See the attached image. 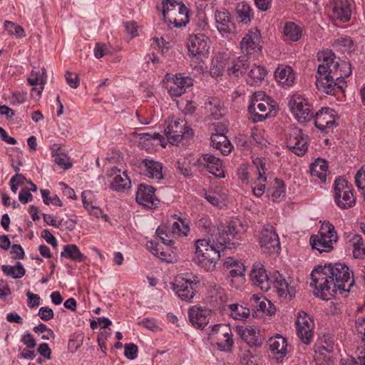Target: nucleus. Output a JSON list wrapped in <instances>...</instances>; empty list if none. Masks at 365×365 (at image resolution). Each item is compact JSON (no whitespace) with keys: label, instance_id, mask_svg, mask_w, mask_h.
<instances>
[{"label":"nucleus","instance_id":"55","mask_svg":"<svg viewBox=\"0 0 365 365\" xmlns=\"http://www.w3.org/2000/svg\"><path fill=\"white\" fill-rule=\"evenodd\" d=\"M55 155V163L61 166L62 168L67 170L72 166V163L69 162V158L64 153H59L53 154Z\"/></svg>","mask_w":365,"mask_h":365},{"label":"nucleus","instance_id":"3","mask_svg":"<svg viewBox=\"0 0 365 365\" xmlns=\"http://www.w3.org/2000/svg\"><path fill=\"white\" fill-rule=\"evenodd\" d=\"M318 66L316 85L318 89L328 95H334L340 91L345 78L351 73V64L343 61H335V55L330 50L322 51L318 53Z\"/></svg>","mask_w":365,"mask_h":365},{"label":"nucleus","instance_id":"27","mask_svg":"<svg viewBox=\"0 0 365 365\" xmlns=\"http://www.w3.org/2000/svg\"><path fill=\"white\" fill-rule=\"evenodd\" d=\"M181 229L178 222H169V226H160L156 230V235L164 245H170L173 240L171 236H180Z\"/></svg>","mask_w":365,"mask_h":365},{"label":"nucleus","instance_id":"60","mask_svg":"<svg viewBox=\"0 0 365 365\" xmlns=\"http://www.w3.org/2000/svg\"><path fill=\"white\" fill-rule=\"evenodd\" d=\"M38 316L43 321H49L54 317L53 311L48 307H42L38 310Z\"/></svg>","mask_w":365,"mask_h":365},{"label":"nucleus","instance_id":"28","mask_svg":"<svg viewBox=\"0 0 365 365\" xmlns=\"http://www.w3.org/2000/svg\"><path fill=\"white\" fill-rule=\"evenodd\" d=\"M200 278L192 273L184 274V302H192L200 287Z\"/></svg>","mask_w":365,"mask_h":365},{"label":"nucleus","instance_id":"5","mask_svg":"<svg viewBox=\"0 0 365 365\" xmlns=\"http://www.w3.org/2000/svg\"><path fill=\"white\" fill-rule=\"evenodd\" d=\"M337 241L338 235L335 227L329 221L322 222L318 235H312L309 239L312 248L319 253L332 250L333 245Z\"/></svg>","mask_w":365,"mask_h":365},{"label":"nucleus","instance_id":"21","mask_svg":"<svg viewBox=\"0 0 365 365\" xmlns=\"http://www.w3.org/2000/svg\"><path fill=\"white\" fill-rule=\"evenodd\" d=\"M202 162H200L202 168L214 176L220 178L225 177L222 161L210 153L202 154Z\"/></svg>","mask_w":365,"mask_h":365},{"label":"nucleus","instance_id":"32","mask_svg":"<svg viewBox=\"0 0 365 365\" xmlns=\"http://www.w3.org/2000/svg\"><path fill=\"white\" fill-rule=\"evenodd\" d=\"M230 56L225 53H219L212 59L210 68V75L214 78H218L223 75L226 70L228 71Z\"/></svg>","mask_w":365,"mask_h":365},{"label":"nucleus","instance_id":"13","mask_svg":"<svg viewBox=\"0 0 365 365\" xmlns=\"http://www.w3.org/2000/svg\"><path fill=\"white\" fill-rule=\"evenodd\" d=\"M259 244L263 252L272 254L279 251V239L272 225H267L262 230Z\"/></svg>","mask_w":365,"mask_h":365},{"label":"nucleus","instance_id":"49","mask_svg":"<svg viewBox=\"0 0 365 365\" xmlns=\"http://www.w3.org/2000/svg\"><path fill=\"white\" fill-rule=\"evenodd\" d=\"M1 269L6 275L11 276L14 279L21 278L26 274V270L20 262H17L16 266L4 264L1 266Z\"/></svg>","mask_w":365,"mask_h":365},{"label":"nucleus","instance_id":"63","mask_svg":"<svg viewBox=\"0 0 365 365\" xmlns=\"http://www.w3.org/2000/svg\"><path fill=\"white\" fill-rule=\"evenodd\" d=\"M108 53V46L101 43H97L94 48V56L96 58H101Z\"/></svg>","mask_w":365,"mask_h":365},{"label":"nucleus","instance_id":"12","mask_svg":"<svg viewBox=\"0 0 365 365\" xmlns=\"http://www.w3.org/2000/svg\"><path fill=\"white\" fill-rule=\"evenodd\" d=\"M287 146L295 155L302 156L308 150V136L298 128H292L287 139Z\"/></svg>","mask_w":365,"mask_h":365},{"label":"nucleus","instance_id":"47","mask_svg":"<svg viewBox=\"0 0 365 365\" xmlns=\"http://www.w3.org/2000/svg\"><path fill=\"white\" fill-rule=\"evenodd\" d=\"M272 201H279L285 196V186L283 181L275 179L274 185L267 190Z\"/></svg>","mask_w":365,"mask_h":365},{"label":"nucleus","instance_id":"2","mask_svg":"<svg viewBox=\"0 0 365 365\" xmlns=\"http://www.w3.org/2000/svg\"><path fill=\"white\" fill-rule=\"evenodd\" d=\"M238 231L234 222L217 228V232L207 239L195 242V262L206 271H212L225 249H231L237 245L233 240Z\"/></svg>","mask_w":365,"mask_h":365},{"label":"nucleus","instance_id":"8","mask_svg":"<svg viewBox=\"0 0 365 365\" xmlns=\"http://www.w3.org/2000/svg\"><path fill=\"white\" fill-rule=\"evenodd\" d=\"M211 339H217V345L220 350L228 351H231L234 341L232 339V332L230 327L225 324H215L210 333Z\"/></svg>","mask_w":365,"mask_h":365},{"label":"nucleus","instance_id":"35","mask_svg":"<svg viewBox=\"0 0 365 365\" xmlns=\"http://www.w3.org/2000/svg\"><path fill=\"white\" fill-rule=\"evenodd\" d=\"M282 33L286 41L297 42L302 37L303 31L302 27L294 22L287 21L284 24Z\"/></svg>","mask_w":365,"mask_h":365},{"label":"nucleus","instance_id":"33","mask_svg":"<svg viewBox=\"0 0 365 365\" xmlns=\"http://www.w3.org/2000/svg\"><path fill=\"white\" fill-rule=\"evenodd\" d=\"M347 242L352 247L354 258L363 259L365 257V244L362 237L357 234L349 233L346 237Z\"/></svg>","mask_w":365,"mask_h":365},{"label":"nucleus","instance_id":"59","mask_svg":"<svg viewBox=\"0 0 365 365\" xmlns=\"http://www.w3.org/2000/svg\"><path fill=\"white\" fill-rule=\"evenodd\" d=\"M201 159L202 155L200 157L195 156L194 155H190V156H188L186 158V160H187L188 168L190 170H191L192 169H200L202 168L201 164L200 163V162H202Z\"/></svg>","mask_w":365,"mask_h":365},{"label":"nucleus","instance_id":"38","mask_svg":"<svg viewBox=\"0 0 365 365\" xmlns=\"http://www.w3.org/2000/svg\"><path fill=\"white\" fill-rule=\"evenodd\" d=\"M141 164L145 167V175L152 179L161 180L163 178L162 172L163 165L160 163L153 160L144 159Z\"/></svg>","mask_w":365,"mask_h":365},{"label":"nucleus","instance_id":"9","mask_svg":"<svg viewBox=\"0 0 365 365\" xmlns=\"http://www.w3.org/2000/svg\"><path fill=\"white\" fill-rule=\"evenodd\" d=\"M298 337L305 344H309L314 336V320L304 312H299L295 321Z\"/></svg>","mask_w":365,"mask_h":365},{"label":"nucleus","instance_id":"48","mask_svg":"<svg viewBox=\"0 0 365 365\" xmlns=\"http://www.w3.org/2000/svg\"><path fill=\"white\" fill-rule=\"evenodd\" d=\"M204 196L211 205L219 207L225 205L227 201V195L225 193H220L216 191L204 190Z\"/></svg>","mask_w":365,"mask_h":365},{"label":"nucleus","instance_id":"19","mask_svg":"<svg viewBox=\"0 0 365 365\" xmlns=\"http://www.w3.org/2000/svg\"><path fill=\"white\" fill-rule=\"evenodd\" d=\"M250 279L253 285L259 287L262 291H268L272 283V280L268 277L264 265L260 262L253 264Z\"/></svg>","mask_w":365,"mask_h":365},{"label":"nucleus","instance_id":"15","mask_svg":"<svg viewBox=\"0 0 365 365\" xmlns=\"http://www.w3.org/2000/svg\"><path fill=\"white\" fill-rule=\"evenodd\" d=\"M164 20L168 24H173L176 28L182 26V19L178 20L176 16L182 12V2L174 0H163L162 2Z\"/></svg>","mask_w":365,"mask_h":365},{"label":"nucleus","instance_id":"44","mask_svg":"<svg viewBox=\"0 0 365 365\" xmlns=\"http://www.w3.org/2000/svg\"><path fill=\"white\" fill-rule=\"evenodd\" d=\"M230 315L237 320H245L250 316V309L238 304L227 306Z\"/></svg>","mask_w":365,"mask_h":365},{"label":"nucleus","instance_id":"34","mask_svg":"<svg viewBox=\"0 0 365 365\" xmlns=\"http://www.w3.org/2000/svg\"><path fill=\"white\" fill-rule=\"evenodd\" d=\"M207 297L210 304L213 308L226 310L225 304L227 301V296L225 290L220 287L215 286L208 291Z\"/></svg>","mask_w":365,"mask_h":365},{"label":"nucleus","instance_id":"42","mask_svg":"<svg viewBox=\"0 0 365 365\" xmlns=\"http://www.w3.org/2000/svg\"><path fill=\"white\" fill-rule=\"evenodd\" d=\"M205 109L215 120L220 118L222 115L221 102L217 98H209L205 103Z\"/></svg>","mask_w":365,"mask_h":365},{"label":"nucleus","instance_id":"58","mask_svg":"<svg viewBox=\"0 0 365 365\" xmlns=\"http://www.w3.org/2000/svg\"><path fill=\"white\" fill-rule=\"evenodd\" d=\"M124 354L126 356V358L133 360L137 357L138 349L135 344H125L124 346Z\"/></svg>","mask_w":365,"mask_h":365},{"label":"nucleus","instance_id":"40","mask_svg":"<svg viewBox=\"0 0 365 365\" xmlns=\"http://www.w3.org/2000/svg\"><path fill=\"white\" fill-rule=\"evenodd\" d=\"M328 171L327 162L322 158H317L310 166V173L312 177L317 178L321 181H325Z\"/></svg>","mask_w":365,"mask_h":365},{"label":"nucleus","instance_id":"22","mask_svg":"<svg viewBox=\"0 0 365 365\" xmlns=\"http://www.w3.org/2000/svg\"><path fill=\"white\" fill-rule=\"evenodd\" d=\"M237 334L250 346L259 347L262 344L264 338L259 333V330L254 326L237 327Z\"/></svg>","mask_w":365,"mask_h":365},{"label":"nucleus","instance_id":"54","mask_svg":"<svg viewBox=\"0 0 365 365\" xmlns=\"http://www.w3.org/2000/svg\"><path fill=\"white\" fill-rule=\"evenodd\" d=\"M182 277L178 275L174 282H170L169 284L166 285V288L172 289L175 294L180 298L182 297Z\"/></svg>","mask_w":365,"mask_h":365},{"label":"nucleus","instance_id":"53","mask_svg":"<svg viewBox=\"0 0 365 365\" xmlns=\"http://www.w3.org/2000/svg\"><path fill=\"white\" fill-rule=\"evenodd\" d=\"M43 201L46 205H49L50 203H52L55 205H57L58 207H61L63 205L62 201L60 200V198L55 195L53 197H51L50 194L51 192L48 190H41Z\"/></svg>","mask_w":365,"mask_h":365},{"label":"nucleus","instance_id":"52","mask_svg":"<svg viewBox=\"0 0 365 365\" xmlns=\"http://www.w3.org/2000/svg\"><path fill=\"white\" fill-rule=\"evenodd\" d=\"M333 46L342 52H350L354 46L352 40L348 37H341L336 39Z\"/></svg>","mask_w":365,"mask_h":365},{"label":"nucleus","instance_id":"64","mask_svg":"<svg viewBox=\"0 0 365 365\" xmlns=\"http://www.w3.org/2000/svg\"><path fill=\"white\" fill-rule=\"evenodd\" d=\"M67 83L70 87L76 88L79 86L78 78L76 74L67 71L65 75Z\"/></svg>","mask_w":365,"mask_h":365},{"label":"nucleus","instance_id":"39","mask_svg":"<svg viewBox=\"0 0 365 365\" xmlns=\"http://www.w3.org/2000/svg\"><path fill=\"white\" fill-rule=\"evenodd\" d=\"M266 75L267 71L263 66L253 64L248 71L247 83L251 86L259 85Z\"/></svg>","mask_w":365,"mask_h":365},{"label":"nucleus","instance_id":"30","mask_svg":"<svg viewBox=\"0 0 365 365\" xmlns=\"http://www.w3.org/2000/svg\"><path fill=\"white\" fill-rule=\"evenodd\" d=\"M210 146L219 150L223 155H227L233 148L225 134L220 133L217 130L211 134Z\"/></svg>","mask_w":365,"mask_h":365},{"label":"nucleus","instance_id":"11","mask_svg":"<svg viewBox=\"0 0 365 365\" xmlns=\"http://www.w3.org/2000/svg\"><path fill=\"white\" fill-rule=\"evenodd\" d=\"M187 49L190 57L207 58L210 50L209 38L202 34L191 35L188 38Z\"/></svg>","mask_w":365,"mask_h":365},{"label":"nucleus","instance_id":"17","mask_svg":"<svg viewBox=\"0 0 365 365\" xmlns=\"http://www.w3.org/2000/svg\"><path fill=\"white\" fill-rule=\"evenodd\" d=\"M155 189L150 185L140 184L136 192V202L150 209L155 208L159 200L155 195Z\"/></svg>","mask_w":365,"mask_h":365},{"label":"nucleus","instance_id":"62","mask_svg":"<svg viewBox=\"0 0 365 365\" xmlns=\"http://www.w3.org/2000/svg\"><path fill=\"white\" fill-rule=\"evenodd\" d=\"M10 253L13 255L14 259H23L24 258V251L20 245H13Z\"/></svg>","mask_w":365,"mask_h":365},{"label":"nucleus","instance_id":"20","mask_svg":"<svg viewBox=\"0 0 365 365\" xmlns=\"http://www.w3.org/2000/svg\"><path fill=\"white\" fill-rule=\"evenodd\" d=\"M215 19L216 27L223 37L229 38L235 32V24L231 21L230 14L227 9L217 10Z\"/></svg>","mask_w":365,"mask_h":365},{"label":"nucleus","instance_id":"41","mask_svg":"<svg viewBox=\"0 0 365 365\" xmlns=\"http://www.w3.org/2000/svg\"><path fill=\"white\" fill-rule=\"evenodd\" d=\"M61 256L66 259H70L75 262H83L86 257L81 252L76 245L68 244L63 246Z\"/></svg>","mask_w":365,"mask_h":365},{"label":"nucleus","instance_id":"7","mask_svg":"<svg viewBox=\"0 0 365 365\" xmlns=\"http://www.w3.org/2000/svg\"><path fill=\"white\" fill-rule=\"evenodd\" d=\"M289 106L294 117L301 123L314 118L312 106L308 100L300 95H294L289 101Z\"/></svg>","mask_w":365,"mask_h":365},{"label":"nucleus","instance_id":"26","mask_svg":"<svg viewBox=\"0 0 365 365\" xmlns=\"http://www.w3.org/2000/svg\"><path fill=\"white\" fill-rule=\"evenodd\" d=\"M210 311L206 309L193 306L188 311L190 322L198 329H203L209 322Z\"/></svg>","mask_w":365,"mask_h":365},{"label":"nucleus","instance_id":"36","mask_svg":"<svg viewBox=\"0 0 365 365\" xmlns=\"http://www.w3.org/2000/svg\"><path fill=\"white\" fill-rule=\"evenodd\" d=\"M275 78L282 86H291L294 83L295 76L289 66H282L277 68Z\"/></svg>","mask_w":365,"mask_h":365},{"label":"nucleus","instance_id":"16","mask_svg":"<svg viewBox=\"0 0 365 365\" xmlns=\"http://www.w3.org/2000/svg\"><path fill=\"white\" fill-rule=\"evenodd\" d=\"M253 163L257 171V178L252 187V192L257 197H261L265 190V182H267V172L268 171L267 161L262 158H256Z\"/></svg>","mask_w":365,"mask_h":365},{"label":"nucleus","instance_id":"1","mask_svg":"<svg viewBox=\"0 0 365 365\" xmlns=\"http://www.w3.org/2000/svg\"><path fill=\"white\" fill-rule=\"evenodd\" d=\"M311 278L314 294L324 300L334 297L337 292L346 294L354 284L353 273L341 263L319 266L312 272Z\"/></svg>","mask_w":365,"mask_h":365},{"label":"nucleus","instance_id":"24","mask_svg":"<svg viewBox=\"0 0 365 365\" xmlns=\"http://www.w3.org/2000/svg\"><path fill=\"white\" fill-rule=\"evenodd\" d=\"M164 133L170 144L179 145L182 140V125L180 119H175L174 117L169 118L168 124Z\"/></svg>","mask_w":365,"mask_h":365},{"label":"nucleus","instance_id":"14","mask_svg":"<svg viewBox=\"0 0 365 365\" xmlns=\"http://www.w3.org/2000/svg\"><path fill=\"white\" fill-rule=\"evenodd\" d=\"M262 38L260 31L252 28L245 34L240 42V49L246 55H252L261 51Z\"/></svg>","mask_w":365,"mask_h":365},{"label":"nucleus","instance_id":"29","mask_svg":"<svg viewBox=\"0 0 365 365\" xmlns=\"http://www.w3.org/2000/svg\"><path fill=\"white\" fill-rule=\"evenodd\" d=\"M273 279L272 282L280 297L290 300L294 297L295 289L290 285L289 282L282 274L277 273Z\"/></svg>","mask_w":365,"mask_h":365},{"label":"nucleus","instance_id":"51","mask_svg":"<svg viewBox=\"0 0 365 365\" xmlns=\"http://www.w3.org/2000/svg\"><path fill=\"white\" fill-rule=\"evenodd\" d=\"M251 300L256 304L258 303V309L264 312L267 311V313L270 315L274 314V309L272 307L270 302L267 300L265 298H263L257 294H253L252 296Z\"/></svg>","mask_w":365,"mask_h":365},{"label":"nucleus","instance_id":"61","mask_svg":"<svg viewBox=\"0 0 365 365\" xmlns=\"http://www.w3.org/2000/svg\"><path fill=\"white\" fill-rule=\"evenodd\" d=\"M168 44L169 43L164 41L163 38H158L155 37L153 38V43L151 44V46L154 48H158L159 49H161L162 53H164L168 51Z\"/></svg>","mask_w":365,"mask_h":365},{"label":"nucleus","instance_id":"46","mask_svg":"<svg viewBox=\"0 0 365 365\" xmlns=\"http://www.w3.org/2000/svg\"><path fill=\"white\" fill-rule=\"evenodd\" d=\"M92 195L91 190H86L81 193L82 202L84 207L89 212V214L96 217H105L107 218L106 215H103V211L99 207H96L92 205L91 202H89L88 198Z\"/></svg>","mask_w":365,"mask_h":365},{"label":"nucleus","instance_id":"25","mask_svg":"<svg viewBox=\"0 0 365 365\" xmlns=\"http://www.w3.org/2000/svg\"><path fill=\"white\" fill-rule=\"evenodd\" d=\"M163 83L168 89L172 98L180 97L182 94V73L175 75L167 73L163 79Z\"/></svg>","mask_w":365,"mask_h":365},{"label":"nucleus","instance_id":"37","mask_svg":"<svg viewBox=\"0 0 365 365\" xmlns=\"http://www.w3.org/2000/svg\"><path fill=\"white\" fill-rule=\"evenodd\" d=\"M247 68V61L244 57L236 58L230 57L227 74L230 76L238 78L243 75Z\"/></svg>","mask_w":365,"mask_h":365},{"label":"nucleus","instance_id":"18","mask_svg":"<svg viewBox=\"0 0 365 365\" xmlns=\"http://www.w3.org/2000/svg\"><path fill=\"white\" fill-rule=\"evenodd\" d=\"M338 115L336 111L330 108H322L315 115L314 125L322 131L333 128Z\"/></svg>","mask_w":365,"mask_h":365},{"label":"nucleus","instance_id":"6","mask_svg":"<svg viewBox=\"0 0 365 365\" xmlns=\"http://www.w3.org/2000/svg\"><path fill=\"white\" fill-rule=\"evenodd\" d=\"M334 192L335 202L340 208L349 209L356 204L353 189L345 179L339 178L335 180Z\"/></svg>","mask_w":365,"mask_h":365},{"label":"nucleus","instance_id":"45","mask_svg":"<svg viewBox=\"0 0 365 365\" xmlns=\"http://www.w3.org/2000/svg\"><path fill=\"white\" fill-rule=\"evenodd\" d=\"M326 345L320 344L316 346L315 352L317 358L322 359L326 362H329L333 358L332 353L334 351V344L331 341H325Z\"/></svg>","mask_w":365,"mask_h":365},{"label":"nucleus","instance_id":"31","mask_svg":"<svg viewBox=\"0 0 365 365\" xmlns=\"http://www.w3.org/2000/svg\"><path fill=\"white\" fill-rule=\"evenodd\" d=\"M269 349L277 360H282L287 354V341L280 334H276L269 340Z\"/></svg>","mask_w":365,"mask_h":365},{"label":"nucleus","instance_id":"10","mask_svg":"<svg viewBox=\"0 0 365 365\" xmlns=\"http://www.w3.org/2000/svg\"><path fill=\"white\" fill-rule=\"evenodd\" d=\"M224 267L229 270L228 278L230 285L238 289L245 282V267L241 261L233 257H227Z\"/></svg>","mask_w":365,"mask_h":365},{"label":"nucleus","instance_id":"50","mask_svg":"<svg viewBox=\"0 0 365 365\" xmlns=\"http://www.w3.org/2000/svg\"><path fill=\"white\" fill-rule=\"evenodd\" d=\"M236 13L241 22L247 24L250 21L252 9L249 4L244 1L238 3L236 6Z\"/></svg>","mask_w":365,"mask_h":365},{"label":"nucleus","instance_id":"43","mask_svg":"<svg viewBox=\"0 0 365 365\" xmlns=\"http://www.w3.org/2000/svg\"><path fill=\"white\" fill-rule=\"evenodd\" d=\"M123 176L117 175L110 183V188L116 192H124L130 187V180L125 172L123 173Z\"/></svg>","mask_w":365,"mask_h":365},{"label":"nucleus","instance_id":"23","mask_svg":"<svg viewBox=\"0 0 365 365\" xmlns=\"http://www.w3.org/2000/svg\"><path fill=\"white\" fill-rule=\"evenodd\" d=\"M352 14L351 2L349 0H334L331 16L341 23L348 22Z\"/></svg>","mask_w":365,"mask_h":365},{"label":"nucleus","instance_id":"4","mask_svg":"<svg viewBox=\"0 0 365 365\" xmlns=\"http://www.w3.org/2000/svg\"><path fill=\"white\" fill-rule=\"evenodd\" d=\"M275 108L276 103L269 96L263 91H258L252 95L247 110L253 122H261L267 118Z\"/></svg>","mask_w":365,"mask_h":365},{"label":"nucleus","instance_id":"56","mask_svg":"<svg viewBox=\"0 0 365 365\" xmlns=\"http://www.w3.org/2000/svg\"><path fill=\"white\" fill-rule=\"evenodd\" d=\"M4 26L6 31L11 34H15L18 37L24 36V31L23 28L19 25H16L14 23L6 21L4 22Z\"/></svg>","mask_w":365,"mask_h":365},{"label":"nucleus","instance_id":"57","mask_svg":"<svg viewBox=\"0 0 365 365\" xmlns=\"http://www.w3.org/2000/svg\"><path fill=\"white\" fill-rule=\"evenodd\" d=\"M139 136L141 140H158L160 145L163 148H165L167 145V142L165 141L164 137L158 133H155L153 134L148 133H140L139 134Z\"/></svg>","mask_w":365,"mask_h":365}]
</instances>
